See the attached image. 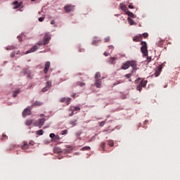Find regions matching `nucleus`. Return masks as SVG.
Instances as JSON below:
<instances>
[{
    "label": "nucleus",
    "instance_id": "f257e3e1",
    "mask_svg": "<svg viewBox=\"0 0 180 180\" xmlns=\"http://www.w3.org/2000/svg\"><path fill=\"white\" fill-rule=\"evenodd\" d=\"M141 51L143 57H147L148 63H150V61H151V57H148V51L147 50V42L141 41Z\"/></svg>",
    "mask_w": 180,
    "mask_h": 180
},
{
    "label": "nucleus",
    "instance_id": "f03ea898",
    "mask_svg": "<svg viewBox=\"0 0 180 180\" xmlns=\"http://www.w3.org/2000/svg\"><path fill=\"white\" fill-rule=\"evenodd\" d=\"M129 67H131L133 70L137 67V63L136 60H129L122 63L121 70H129Z\"/></svg>",
    "mask_w": 180,
    "mask_h": 180
},
{
    "label": "nucleus",
    "instance_id": "7ed1b4c3",
    "mask_svg": "<svg viewBox=\"0 0 180 180\" xmlns=\"http://www.w3.org/2000/svg\"><path fill=\"white\" fill-rule=\"evenodd\" d=\"M51 40V36H50L49 33H45V37L44 38V43H38L37 46H44L46 44H49V42Z\"/></svg>",
    "mask_w": 180,
    "mask_h": 180
},
{
    "label": "nucleus",
    "instance_id": "20e7f679",
    "mask_svg": "<svg viewBox=\"0 0 180 180\" xmlns=\"http://www.w3.org/2000/svg\"><path fill=\"white\" fill-rule=\"evenodd\" d=\"M44 122H46V119L44 118L38 120L34 123V126L39 127V129H41V127L43 126V124H44Z\"/></svg>",
    "mask_w": 180,
    "mask_h": 180
},
{
    "label": "nucleus",
    "instance_id": "39448f33",
    "mask_svg": "<svg viewBox=\"0 0 180 180\" xmlns=\"http://www.w3.org/2000/svg\"><path fill=\"white\" fill-rule=\"evenodd\" d=\"M146 85H147V80L146 79H142L139 84L136 86V91H141L142 88H143L144 86H146Z\"/></svg>",
    "mask_w": 180,
    "mask_h": 180
},
{
    "label": "nucleus",
    "instance_id": "423d86ee",
    "mask_svg": "<svg viewBox=\"0 0 180 180\" xmlns=\"http://www.w3.org/2000/svg\"><path fill=\"white\" fill-rule=\"evenodd\" d=\"M32 110V108L27 107L23 111H22V117H26V116H29L30 115Z\"/></svg>",
    "mask_w": 180,
    "mask_h": 180
},
{
    "label": "nucleus",
    "instance_id": "0eeeda50",
    "mask_svg": "<svg viewBox=\"0 0 180 180\" xmlns=\"http://www.w3.org/2000/svg\"><path fill=\"white\" fill-rule=\"evenodd\" d=\"M94 86H96V88H101V86H102V80L101 79H95Z\"/></svg>",
    "mask_w": 180,
    "mask_h": 180
},
{
    "label": "nucleus",
    "instance_id": "6e6552de",
    "mask_svg": "<svg viewBox=\"0 0 180 180\" xmlns=\"http://www.w3.org/2000/svg\"><path fill=\"white\" fill-rule=\"evenodd\" d=\"M13 5H15L13 7V9H19V8H22V5H23V3L22 2L18 3V1H15L13 2Z\"/></svg>",
    "mask_w": 180,
    "mask_h": 180
},
{
    "label": "nucleus",
    "instance_id": "1a4fd4ad",
    "mask_svg": "<svg viewBox=\"0 0 180 180\" xmlns=\"http://www.w3.org/2000/svg\"><path fill=\"white\" fill-rule=\"evenodd\" d=\"M39 49V46L37 45H34L30 50H28L25 52V54H29V53H34L36 50Z\"/></svg>",
    "mask_w": 180,
    "mask_h": 180
},
{
    "label": "nucleus",
    "instance_id": "9d476101",
    "mask_svg": "<svg viewBox=\"0 0 180 180\" xmlns=\"http://www.w3.org/2000/svg\"><path fill=\"white\" fill-rule=\"evenodd\" d=\"M50 69V62L46 61L45 63V68L44 70V74H47V72H49V70Z\"/></svg>",
    "mask_w": 180,
    "mask_h": 180
},
{
    "label": "nucleus",
    "instance_id": "9b49d317",
    "mask_svg": "<svg viewBox=\"0 0 180 180\" xmlns=\"http://www.w3.org/2000/svg\"><path fill=\"white\" fill-rule=\"evenodd\" d=\"M60 102L61 103L66 102L67 105H70V102H71V98L63 97L60 98Z\"/></svg>",
    "mask_w": 180,
    "mask_h": 180
},
{
    "label": "nucleus",
    "instance_id": "f8f14e48",
    "mask_svg": "<svg viewBox=\"0 0 180 180\" xmlns=\"http://www.w3.org/2000/svg\"><path fill=\"white\" fill-rule=\"evenodd\" d=\"M51 87V82H46V86H45L44 88L42 89V92L47 91V90L50 89Z\"/></svg>",
    "mask_w": 180,
    "mask_h": 180
},
{
    "label": "nucleus",
    "instance_id": "ddd939ff",
    "mask_svg": "<svg viewBox=\"0 0 180 180\" xmlns=\"http://www.w3.org/2000/svg\"><path fill=\"white\" fill-rule=\"evenodd\" d=\"M120 9H122V11L125 12V13H126V12H127L129 11V9H127V7L126 6V4H120Z\"/></svg>",
    "mask_w": 180,
    "mask_h": 180
},
{
    "label": "nucleus",
    "instance_id": "4468645a",
    "mask_svg": "<svg viewBox=\"0 0 180 180\" xmlns=\"http://www.w3.org/2000/svg\"><path fill=\"white\" fill-rule=\"evenodd\" d=\"M72 9H74V6H72L71 5H68V6H65V12H71V11H72Z\"/></svg>",
    "mask_w": 180,
    "mask_h": 180
},
{
    "label": "nucleus",
    "instance_id": "2eb2a0df",
    "mask_svg": "<svg viewBox=\"0 0 180 180\" xmlns=\"http://www.w3.org/2000/svg\"><path fill=\"white\" fill-rule=\"evenodd\" d=\"M126 15L129 16V18H133L134 19H136V15L131 12H130L129 10L128 11H126Z\"/></svg>",
    "mask_w": 180,
    "mask_h": 180
},
{
    "label": "nucleus",
    "instance_id": "dca6fc26",
    "mask_svg": "<svg viewBox=\"0 0 180 180\" xmlns=\"http://www.w3.org/2000/svg\"><path fill=\"white\" fill-rule=\"evenodd\" d=\"M128 23L131 26L133 25H136V22L133 20V19L130 18V17L127 18Z\"/></svg>",
    "mask_w": 180,
    "mask_h": 180
},
{
    "label": "nucleus",
    "instance_id": "f3484780",
    "mask_svg": "<svg viewBox=\"0 0 180 180\" xmlns=\"http://www.w3.org/2000/svg\"><path fill=\"white\" fill-rule=\"evenodd\" d=\"M165 63L166 62H164L163 63H162L159 68H158V75H160V72H161V70H162V68H164V67H165Z\"/></svg>",
    "mask_w": 180,
    "mask_h": 180
},
{
    "label": "nucleus",
    "instance_id": "a211bd4d",
    "mask_svg": "<svg viewBox=\"0 0 180 180\" xmlns=\"http://www.w3.org/2000/svg\"><path fill=\"white\" fill-rule=\"evenodd\" d=\"M41 105H43V103L40 101H35L34 104L32 105V108H33V106H41Z\"/></svg>",
    "mask_w": 180,
    "mask_h": 180
},
{
    "label": "nucleus",
    "instance_id": "6ab92c4d",
    "mask_svg": "<svg viewBox=\"0 0 180 180\" xmlns=\"http://www.w3.org/2000/svg\"><path fill=\"white\" fill-rule=\"evenodd\" d=\"M22 150H27L29 148V145L27 143L24 142V145L21 147Z\"/></svg>",
    "mask_w": 180,
    "mask_h": 180
},
{
    "label": "nucleus",
    "instance_id": "aec40b11",
    "mask_svg": "<svg viewBox=\"0 0 180 180\" xmlns=\"http://www.w3.org/2000/svg\"><path fill=\"white\" fill-rule=\"evenodd\" d=\"M49 137L51 139H54L55 138V140H58V136H56V134H54L53 133L50 134Z\"/></svg>",
    "mask_w": 180,
    "mask_h": 180
},
{
    "label": "nucleus",
    "instance_id": "412c9836",
    "mask_svg": "<svg viewBox=\"0 0 180 180\" xmlns=\"http://www.w3.org/2000/svg\"><path fill=\"white\" fill-rule=\"evenodd\" d=\"M116 60V58L115 57H112V58H110L108 60V63L110 64H114L115 63V60Z\"/></svg>",
    "mask_w": 180,
    "mask_h": 180
},
{
    "label": "nucleus",
    "instance_id": "4be33fe9",
    "mask_svg": "<svg viewBox=\"0 0 180 180\" xmlns=\"http://www.w3.org/2000/svg\"><path fill=\"white\" fill-rule=\"evenodd\" d=\"M33 123V120H28L26 121L25 124L26 126H30Z\"/></svg>",
    "mask_w": 180,
    "mask_h": 180
},
{
    "label": "nucleus",
    "instance_id": "5701e85b",
    "mask_svg": "<svg viewBox=\"0 0 180 180\" xmlns=\"http://www.w3.org/2000/svg\"><path fill=\"white\" fill-rule=\"evenodd\" d=\"M101 78V73L100 72H96L94 75V79H99Z\"/></svg>",
    "mask_w": 180,
    "mask_h": 180
},
{
    "label": "nucleus",
    "instance_id": "b1692460",
    "mask_svg": "<svg viewBox=\"0 0 180 180\" xmlns=\"http://www.w3.org/2000/svg\"><path fill=\"white\" fill-rule=\"evenodd\" d=\"M19 94V90H17V91H15L13 93V98H16V96H18V94Z\"/></svg>",
    "mask_w": 180,
    "mask_h": 180
},
{
    "label": "nucleus",
    "instance_id": "393cba45",
    "mask_svg": "<svg viewBox=\"0 0 180 180\" xmlns=\"http://www.w3.org/2000/svg\"><path fill=\"white\" fill-rule=\"evenodd\" d=\"M37 134H38V136H43V129L37 131Z\"/></svg>",
    "mask_w": 180,
    "mask_h": 180
},
{
    "label": "nucleus",
    "instance_id": "a878e982",
    "mask_svg": "<svg viewBox=\"0 0 180 180\" xmlns=\"http://www.w3.org/2000/svg\"><path fill=\"white\" fill-rule=\"evenodd\" d=\"M114 144L115 143H113V141L112 140L108 141V146H110V147H113Z\"/></svg>",
    "mask_w": 180,
    "mask_h": 180
},
{
    "label": "nucleus",
    "instance_id": "bb28decb",
    "mask_svg": "<svg viewBox=\"0 0 180 180\" xmlns=\"http://www.w3.org/2000/svg\"><path fill=\"white\" fill-rule=\"evenodd\" d=\"M15 49V46H8L6 48V50H13Z\"/></svg>",
    "mask_w": 180,
    "mask_h": 180
},
{
    "label": "nucleus",
    "instance_id": "cd10ccee",
    "mask_svg": "<svg viewBox=\"0 0 180 180\" xmlns=\"http://www.w3.org/2000/svg\"><path fill=\"white\" fill-rule=\"evenodd\" d=\"M76 123H77V120L71 121V122H70V124H71V126H72V127H74V126H75Z\"/></svg>",
    "mask_w": 180,
    "mask_h": 180
},
{
    "label": "nucleus",
    "instance_id": "c85d7f7f",
    "mask_svg": "<svg viewBox=\"0 0 180 180\" xmlns=\"http://www.w3.org/2000/svg\"><path fill=\"white\" fill-rule=\"evenodd\" d=\"M82 150L83 151H85V150H91V147H89V146H85V147H83V148H82Z\"/></svg>",
    "mask_w": 180,
    "mask_h": 180
},
{
    "label": "nucleus",
    "instance_id": "c756f323",
    "mask_svg": "<svg viewBox=\"0 0 180 180\" xmlns=\"http://www.w3.org/2000/svg\"><path fill=\"white\" fill-rule=\"evenodd\" d=\"M68 133V131L67 129H65V130L62 131L61 134L63 136H64V135L67 134Z\"/></svg>",
    "mask_w": 180,
    "mask_h": 180
},
{
    "label": "nucleus",
    "instance_id": "7c9ffc66",
    "mask_svg": "<svg viewBox=\"0 0 180 180\" xmlns=\"http://www.w3.org/2000/svg\"><path fill=\"white\" fill-rule=\"evenodd\" d=\"M6 139H8V136H6V134H3L2 137H1V140H6Z\"/></svg>",
    "mask_w": 180,
    "mask_h": 180
},
{
    "label": "nucleus",
    "instance_id": "2f4dec72",
    "mask_svg": "<svg viewBox=\"0 0 180 180\" xmlns=\"http://www.w3.org/2000/svg\"><path fill=\"white\" fill-rule=\"evenodd\" d=\"M100 41H96V40H94L92 41V44L93 46H96V44H98V43H99Z\"/></svg>",
    "mask_w": 180,
    "mask_h": 180
},
{
    "label": "nucleus",
    "instance_id": "473e14b6",
    "mask_svg": "<svg viewBox=\"0 0 180 180\" xmlns=\"http://www.w3.org/2000/svg\"><path fill=\"white\" fill-rule=\"evenodd\" d=\"M143 37H144L145 39H146V37H148V33L144 32V33L143 34Z\"/></svg>",
    "mask_w": 180,
    "mask_h": 180
},
{
    "label": "nucleus",
    "instance_id": "72a5a7b5",
    "mask_svg": "<svg viewBox=\"0 0 180 180\" xmlns=\"http://www.w3.org/2000/svg\"><path fill=\"white\" fill-rule=\"evenodd\" d=\"M77 85H79L80 86H84L85 83H82L81 82H77Z\"/></svg>",
    "mask_w": 180,
    "mask_h": 180
},
{
    "label": "nucleus",
    "instance_id": "f704fd0d",
    "mask_svg": "<svg viewBox=\"0 0 180 180\" xmlns=\"http://www.w3.org/2000/svg\"><path fill=\"white\" fill-rule=\"evenodd\" d=\"M108 49H109L110 50H111V51H110V53H112V51H113V49H115V47L111 45V46H108Z\"/></svg>",
    "mask_w": 180,
    "mask_h": 180
},
{
    "label": "nucleus",
    "instance_id": "c9c22d12",
    "mask_svg": "<svg viewBox=\"0 0 180 180\" xmlns=\"http://www.w3.org/2000/svg\"><path fill=\"white\" fill-rule=\"evenodd\" d=\"M104 40H105V43H108V41H109L110 40V37H108L105 38Z\"/></svg>",
    "mask_w": 180,
    "mask_h": 180
},
{
    "label": "nucleus",
    "instance_id": "e433bc0d",
    "mask_svg": "<svg viewBox=\"0 0 180 180\" xmlns=\"http://www.w3.org/2000/svg\"><path fill=\"white\" fill-rule=\"evenodd\" d=\"M105 121H103L101 122H100L99 125L101 126V127H103L105 125Z\"/></svg>",
    "mask_w": 180,
    "mask_h": 180
},
{
    "label": "nucleus",
    "instance_id": "4c0bfd02",
    "mask_svg": "<svg viewBox=\"0 0 180 180\" xmlns=\"http://www.w3.org/2000/svg\"><path fill=\"white\" fill-rule=\"evenodd\" d=\"M129 9H134V6H133V4H129Z\"/></svg>",
    "mask_w": 180,
    "mask_h": 180
},
{
    "label": "nucleus",
    "instance_id": "58836bf2",
    "mask_svg": "<svg viewBox=\"0 0 180 180\" xmlns=\"http://www.w3.org/2000/svg\"><path fill=\"white\" fill-rule=\"evenodd\" d=\"M81 110V108L79 107L76 106V107H74V110H73L77 111V110Z\"/></svg>",
    "mask_w": 180,
    "mask_h": 180
},
{
    "label": "nucleus",
    "instance_id": "ea45409f",
    "mask_svg": "<svg viewBox=\"0 0 180 180\" xmlns=\"http://www.w3.org/2000/svg\"><path fill=\"white\" fill-rule=\"evenodd\" d=\"M125 77L126 78H131V74H127V75H125Z\"/></svg>",
    "mask_w": 180,
    "mask_h": 180
},
{
    "label": "nucleus",
    "instance_id": "a19ab883",
    "mask_svg": "<svg viewBox=\"0 0 180 180\" xmlns=\"http://www.w3.org/2000/svg\"><path fill=\"white\" fill-rule=\"evenodd\" d=\"M122 81L121 80H120L119 82H115V83H114L113 84V85L115 86V85H119V84H122Z\"/></svg>",
    "mask_w": 180,
    "mask_h": 180
},
{
    "label": "nucleus",
    "instance_id": "79ce46f5",
    "mask_svg": "<svg viewBox=\"0 0 180 180\" xmlns=\"http://www.w3.org/2000/svg\"><path fill=\"white\" fill-rule=\"evenodd\" d=\"M134 41H140V38L135 37L133 39Z\"/></svg>",
    "mask_w": 180,
    "mask_h": 180
},
{
    "label": "nucleus",
    "instance_id": "37998d69",
    "mask_svg": "<svg viewBox=\"0 0 180 180\" xmlns=\"http://www.w3.org/2000/svg\"><path fill=\"white\" fill-rule=\"evenodd\" d=\"M101 148L102 150H105V143H101Z\"/></svg>",
    "mask_w": 180,
    "mask_h": 180
},
{
    "label": "nucleus",
    "instance_id": "c03bdc74",
    "mask_svg": "<svg viewBox=\"0 0 180 180\" xmlns=\"http://www.w3.org/2000/svg\"><path fill=\"white\" fill-rule=\"evenodd\" d=\"M43 20H44V18L41 17L39 18V22H43Z\"/></svg>",
    "mask_w": 180,
    "mask_h": 180
},
{
    "label": "nucleus",
    "instance_id": "a18cd8bd",
    "mask_svg": "<svg viewBox=\"0 0 180 180\" xmlns=\"http://www.w3.org/2000/svg\"><path fill=\"white\" fill-rule=\"evenodd\" d=\"M22 38V37L21 36H18L17 37V39H18V40L20 41H22V39H20Z\"/></svg>",
    "mask_w": 180,
    "mask_h": 180
},
{
    "label": "nucleus",
    "instance_id": "49530a36",
    "mask_svg": "<svg viewBox=\"0 0 180 180\" xmlns=\"http://www.w3.org/2000/svg\"><path fill=\"white\" fill-rule=\"evenodd\" d=\"M155 77H158V71H156L155 73Z\"/></svg>",
    "mask_w": 180,
    "mask_h": 180
},
{
    "label": "nucleus",
    "instance_id": "de8ad7c7",
    "mask_svg": "<svg viewBox=\"0 0 180 180\" xmlns=\"http://www.w3.org/2000/svg\"><path fill=\"white\" fill-rule=\"evenodd\" d=\"M11 57H12V58L15 57V53H12L11 54Z\"/></svg>",
    "mask_w": 180,
    "mask_h": 180
},
{
    "label": "nucleus",
    "instance_id": "09e8293b",
    "mask_svg": "<svg viewBox=\"0 0 180 180\" xmlns=\"http://www.w3.org/2000/svg\"><path fill=\"white\" fill-rule=\"evenodd\" d=\"M103 54H104V56H105V57H108V53L107 52H105Z\"/></svg>",
    "mask_w": 180,
    "mask_h": 180
},
{
    "label": "nucleus",
    "instance_id": "8fccbe9b",
    "mask_svg": "<svg viewBox=\"0 0 180 180\" xmlns=\"http://www.w3.org/2000/svg\"><path fill=\"white\" fill-rule=\"evenodd\" d=\"M69 116H74V112H72L69 115Z\"/></svg>",
    "mask_w": 180,
    "mask_h": 180
},
{
    "label": "nucleus",
    "instance_id": "3c124183",
    "mask_svg": "<svg viewBox=\"0 0 180 180\" xmlns=\"http://www.w3.org/2000/svg\"><path fill=\"white\" fill-rule=\"evenodd\" d=\"M54 23H55L54 20L51 21V25H54Z\"/></svg>",
    "mask_w": 180,
    "mask_h": 180
},
{
    "label": "nucleus",
    "instance_id": "603ef678",
    "mask_svg": "<svg viewBox=\"0 0 180 180\" xmlns=\"http://www.w3.org/2000/svg\"><path fill=\"white\" fill-rule=\"evenodd\" d=\"M49 143H50V141H45V144H49Z\"/></svg>",
    "mask_w": 180,
    "mask_h": 180
},
{
    "label": "nucleus",
    "instance_id": "864d4df0",
    "mask_svg": "<svg viewBox=\"0 0 180 180\" xmlns=\"http://www.w3.org/2000/svg\"><path fill=\"white\" fill-rule=\"evenodd\" d=\"M75 95H77V94H72V98H75Z\"/></svg>",
    "mask_w": 180,
    "mask_h": 180
},
{
    "label": "nucleus",
    "instance_id": "5fc2aeb1",
    "mask_svg": "<svg viewBox=\"0 0 180 180\" xmlns=\"http://www.w3.org/2000/svg\"><path fill=\"white\" fill-rule=\"evenodd\" d=\"M19 53H20V51H18L16 54H19Z\"/></svg>",
    "mask_w": 180,
    "mask_h": 180
},
{
    "label": "nucleus",
    "instance_id": "6e6d98bb",
    "mask_svg": "<svg viewBox=\"0 0 180 180\" xmlns=\"http://www.w3.org/2000/svg\"><path fill=\"white\" fill-rule=\"evenodd\" d=\"M71 150H72V147L70 148L69 151H71Z\"/></svg>",
    "mask_w": 180,
    "mask_h": 180
},
{
    "label": "nucleus",
    "instance_id": "4d7b16f0",
    "mask_svg": "<svg viewBox=\"0 0 180 180\" xmlns=\"http://www.w3.org/2000/svg\"><path fill=\"white\" fill-rule=\"evenodd\" d=\"M43 116H44V115L41 114V117H43Z\"/></svg>",
    "mask_w": 180,
    "mask_h": 180
},
{
    "label": "nucleus",
    "instance_id": "13d9d810",
    "mask_svg": "<svg viewBox=\"0 0 180 180\" xmlns=\"http://www.w3.org/2000/svg\"><path fill=\"white\" fill-rule=\"evenodd\" d=\"M34 1H36V0H31L32 2H34Z\"/></svg>",
    "mask_w": 180,
    "mask_h": 180
},
{
    "label": "nucleus",
    "instance_id": "bf43d9fd",
    "mask_svg": "<svg viewBox=\"0 0 180 180\" xmlns=\"http://www.w3.org/2000/svg\"><path fill=\"white\" fill-rule=\"evenodd\" d=\"M135 83L137 84V80L135 81Z\"/></svg>",
    "mask_w": 180,
    "mask_h": 180
},
{
    "label": "nucleus",
    "instance_id": "052dcab7",
    "mask_svg": "<svg viewBox=\"0 0 180 180\" xmlns=\"http://www.w3.org/2000/svg\"><path fill=\"white\" fill-rule=\"evenodd\" d=\"M66 152L70 153V150H66Z\"/></svg>",
    "mask_w": 180,
    "mask_h": 180
},
{
    "label": "nucleus",
    "instance_id": "680f3d73",
    "mask_svg": "<svg viewBox=\"0 0 180 180\" xmlns=\"http://www.w3.org/2000/svg\"><path fill=\"white\" fill-rule=\"evenodd\" d=\"M164 88H167V85H165V86H164Z\"/></svg>",
    "mask_w": 180,
    "mask_h": 180
},
{
    "label": "nucleus",
    "instance_id": "e2e57ef3",
    "mask_svg": "<svg viewBox=\"0 0 180 180\" xmlns=\"http://www.w3.org/2000/svg\"><path fill=\"white\" fill-rule=\"evenodd\" d=\"M131 81V79H129V82Z\"/></svg>",
    "mask_w": 180,
    "mask_h": 180
},
{
    "label": "nucleus",
    "instance_id": "0e129e2a",
    "mask_svg": "<svg viewBox=\"0 0 180 180\" xmlns=\"http://www.w3.org/2000/svg\"><path fill=\"white\" fill-rule=\"evenodd\" d=\"M44 129H46V127H44Z\"/></svg>",
    "mask_w": 180,
    "mask_h": 180
},
{
    "label": "nucleus",
    "instance_id": "69168bd1",
    "mask_svg": "<svg viewBox=\"0 0 180 180\" xmlns=\"http://www.w3.org/2000/svg\"><path fill=\"white\" fill-rule=\"evenodd\" d=\"M140 79H138V81H139Z\"/></svg>",
    "mask_w": 180,
    "mask_h": 180
}]
</instances>
